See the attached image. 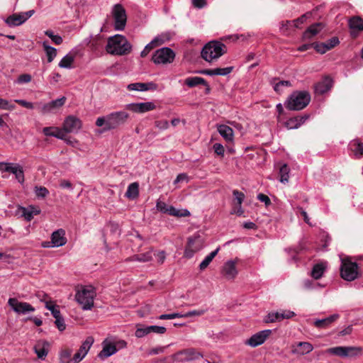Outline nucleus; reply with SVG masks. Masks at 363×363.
<instances>
[{"label": "nucleus", "mask_w": 363, "mask_h": 363, "mask_svg": "<svg viewBox=\"0 0 363 363\" xmlns=\"http://www.w3.org/2000/svg\"><path fill=\"white\" fill-rule=\"evenodd\" d=\"M129 118V114L125 111L113 112L104 117H99L96 119V125L104 126V130L107 131L116 129L124 125Z\"/></svg>", "instance_id": "nucleus-1"}, {"label": "nucleus", "mask_w": 363, "mask_h": 363, "mask_svg": "<svg viewBox=\"0 0 363 363\" xmlns=\"http://www.w3.org/2000/svg\"><path fill=\"white\" fill-rule=\"evenodd\" d=\"M106 50L111 55H124L130 52L131 45L124 36L116 35L108 38Z\"/></svg>", "instance_id": "nucleus-2"}, {"label": "nucleus", "mask_w": 363, "mask_h": 363, "mask_svg": "<svg viewBox=\"0 0 363 363\" xmlns=\"http://www.w3.org/2000/svg\"><path fill=\"white\" fill-rule=\"evenodd\" d=\"M227 52V47L225 44L213 40L206 43L201 52V57L206 62H212L218 59Z\"/></svg>", "instance_id": "nucleus-3"}, {"label": "nucleus", "mask_w": 363, "mask_h": 363, "mask_svg": "<svg viewBox=\"0 0 363 363\" xmlns=\"http://www.w3.org/2000/svg\"><path fill=\"white\" fill-rule=\"evenodd\" d=\"M311 101V95L306 91H297L293 92L285 104L289 110L300 111L308 106Z\"/></svg>", "instance_id": "nucleus-4"}, {"label": "nucleus", "mask_w": 363, "mask_h": 363, "mask_svg": "<svg viewBox=\"0 0 363 363\" xmlns=\"http://www.w3.org/2000/svg\"><path fill=\"white\" fill-rule=\"evenodd\" d=\"M96 295L95 289L92 286H82L81 289L77 290L75 299L82 306L83 310H91L94 306Z\"/></svg>", "instance_id": "nucleus-5"}, {"label": "nucleus", "mask_w": 363, "mask_h": 363, "mask_svg": "<svg viewBox=\"0 0 363 363\" xmlns=\"http://www.w3.org/2000/svg\"><path fill=\"white\" fill-rule=\"evenodd\" d=\"M340 269L341 277L348 281H353L360 276L358 264L352 262L349 257L342 259Z\"/></svg>", "instance_id": "nucleus-6"}, {"label": "nucleus", "mask_w": 363, "mask_h": 363, "mask_svg": "<svg viewBox=\"0 0 363 363\" xmlns=\"http://www.w3.org/2000/svg\"><path fill=\"white\" fill-rule=\"evenodd\" d=\"M362 349L358 347L337 346L328 348L326 352L340 357H352L358 355Z\"/></svg>", "instance_id": "nucleus-7"}, {"label": "nucleus", "mask_w": 363, "mask_h": 363, "mask_svg": "<svg viewBox=\"0 0 363 363\" xmlns=\"http://www.w3.org/2000/svg\"><path fill=\"white\" fill-rule=\"evenodd\" d=\"M112 13L115 21V29L118 30H123L127 21V16L123 6L120 4H116L113 6Z\"/></svg>", "instance_id": "nucleus-8"}, {"label": "nucleus", "mask_w": 363, "mask_h": 363, "mask_svg": "<svg viewBox=\"0 0 363 363\" xmlns=\"http://www.w3.org/2000/svg\"><path fill=\"white\" fill-rule=\"evenodd\" d=\"M175 57L174 51L169 48L157 50L152 55V61L155 64L171 63Z\"/></svg>", "instance_id": "nucleus-9"}, {"label": "nucleus", "mask_w": 363, "mask_h": 363, "mask_svg": "<svg viewBox=\"0 0 363 363\" xmlns=\"http://www.w3.org/2000/svg\"><path fill=\"white\" fill-rule=\"evenodd\" d=\"M203 238L199 235L189 238L184 251L185 257L188 258L191 257L195 252L203 247Z\"/></svg>", "instance_id": "nucleus-10"}, {"label": "nucleus", "mask_w": 363, "mask_h": 363, "mask_svg": "<svg viewBox=\"0 0 363 363\" xmlns=\"http://www.w3.org/2000/svg\"><path fill=\"white\" fill-rule=\"evenodd\" d=\"M33 13V10L27 12L16 13L8 16L5 22L10 27L18 26L26 22Z\"/></svg>", "instance_id": "nucleus-11"}, {"label": "nucleus", "mask_w": 363, "mask_h": 363, "mask_svg": "<svg viewBox=\"0 0 363 363\" xmlns=\"http://www.w3.org/2000/svg\"><path fill=\"white\" fill-rule=\"evenodd\" d=\"M9 305L12 309L18 313L26 314L35 311L30 303L26 302H19L16 298H10L8 301Z\"/></svg>", "instance_id": "nucleus-12"}, {"label": "nucleus", "mask_w": 363, "mask_h": 363, "mask_svg": "<svg viewBox=\"0 0 363 363\" xmlns=\"http://www.w3.org/2000/svg\"><path fill=\"white\" fill-rule=\"evenodd\" d=\"M202 355L194 348L181 350L174 355V358L178 362L191 361L201 357Z\"/></svg>", "instance_id": "nucleus-13"}, {"label": "nucleus", "mask_w": 363, "mask_h": 363, "mask_svg": "<svg viewBox=\"0 0 363 363\" xmlns=\"http://www.w3.org/2000/svg\"><path fill=\"white\" fill-rule=\"evenodd\" d=\"M272 333V330H262L251 336V337L246 341V344L252 347H256L263 344Z\"/></svg>", "instance_id": "nucleus-14"}, {"label": "nucleus", "mask_w": 363, "mask_h": 363, "mask_svg": "<svg viewBox=\"0 0 363 363\" xmlns=\"http://www.w3.org/2000/svg\"><path fill=\"white\" fill-rule=\"evenodd\" d=\"M126 110L138 113H144L155 109L156 106L152 102L133 103L125 105Z\"/></svg>", "instance_id": "nucleus-15"}, {"label": "nucleus", "mask_w": 363, "mask_h": 363, "mask_svg": "<svg viewBox=\"0 0 363 363\" xmlns=\"http://www.w3.org/2000/svg\"><path fill=\"white\" fill-rule=\"evenodd\" d=\"M348 26L351 37L356 38L363 31V19L359 16H352L348 21Z\"/></svg>", "instance_id": "nucleus-16"}, {"label": "nucleus", "mask_w": 363, "mask_h": 363, "mask_svg": "<svg viewBox=\"0 0 363 363\" xmlns=\"http://www.w3.org/2000/svg\"><path fill=\"white\" fill-rule=\"evenodd\" d=\"M81 127V120L74 116H67L63 123V130L65 133H77Z\"/></svg>", "instance_id": "nucleus-17"}, {"label": "nucleus", "mask_w": 363, "mask_h": 363, "mask_svg": "<svg viewBox=\"0 0 363 363\" xmlns=\"http://www.w3.org/2000/svg\"><path fill=\"white\" fill-rule=\"evenodd\" d=\"M295 313L290 311H282L269 313L264 319L267 323L281 321L285 318L289 319L293 317Z\"/></svg>", "instance_id": "nucleus-18"}, {"label": "nucleus", "mask_w": 363, "mask_h": 363, "mask_svg": "<svg viewBox=\"0 0 363 363\" xmlns=\"http://www.w3.org/2000/svg\"><path fill=\"white\" fill-rule=\"evenodd\" d=\"M333 79L328 77H325L320 82L315 84L314 89L317 94H323L328 91L333 86Z\"/></svg>", "instance_id": "nucleus-19"}, {"label": "nucleus", "mask_w": 363, "mask_h": 363, "mask_svg": "<svg viewBox=\"0 0 363 363\" xmlns=\"http://www.w3.org/2000/svg\"><path fill=\"white\" fill-rule=\"evenodd\" d=\"M49 348L50 343L45 340L38 341L33 347L35 354L40 359H44L46 357Z\"/></svg>", "instance_id": "nucleus-20"}, {"label": "nucleus", "mask_w": 363, "mask_h": 363, "mask_svg": "<svg viewBox=\"0 0 363 363\" xmlns=\"http://www.w3.org/2000/svg\"><path fill=\"white\" fill-rule=\"evenodd\" d=\"M236 262L230 260L225 263L222 273L228 279H234L238 274L236 269Z\"/></svg>", "instance_id": "nucleus-21"}, {"label": "nucleus", "mask_w": 363, "mask_h": 363, "mask_svg": "<svg viewBox=\"0 0 363 363\" xmlns=\"http://www.w3.org/2000/svg\"><path fill=\"white\" fill-rule=\"evenodd\" d=\"M65 232L63 229L54 231L51 235V242L55 247H61L66 244L67 238L65 237Z\"/></svg>", "instance_id": "nucleus-22"}, {"label": "nucleus", "mask_w": 363, "mask_h": 363, "mask_svg": "<svg viewBox=\"0 0 363 363\" xmlns=\"http://www.w3.org/2000/svg\"><path fill=\"white\" fill-rule=\"evenodd\" d=\"M185 84L187 85L189 87H194L197 85L202 84L206 87L205 93L206 94L210 93L211 88L207 83V82L202 77H188L185 79L184 82Z\"/></svg>", "instance_id": "nucleus-23"}, {"label": "nucleus", "mask_w": 363, "mask_h": 363, "mask_svg": "<svg viewBox=\"0 0 363 363\" xmlns=\"http://www.w3.org/2000/svg\"><path fill=\"white\" fill-rule=\"evenodd\" d=\"M339 318L340 315L338 314H333L321 320H315L313 325L317 328H327L330 327L332 323L335 322Z\"/></svg>", "instance_id": "nucleus-24"}, {"label": "nucleus", "mask_w": 363, "mask_h": 363, "mask_svg": "<svg viewBox=\"0 0 363 363\" xmlns=\"http://www.w3.org/2000/svg\"><path fill=\"white\" fill-rule=\"evenodd\" d=\"M322 23H315L310 26L303 34V40H306L317 35L323 28Z\"/></svg>", "instance_id": "nucleus-25"}, {"label": "nucleus", "mask_w": 363, "mask_h": 363, "mask_svg": "<svg viewBox=\"0 0 363 363\" xmlns=\"http://www.w3.org/2000/svg\"><path fill=\"white\" fill-rule=\"evenodd\" d=\"M233 69V67H228L225 68L206 69L200 71V73L206 75H221L226 76L229 74Z\"/></svg>", "instance_id": "nucleus-26"}, {"label": "nucleus", "mask_w": 363, "mask_h": 363, "mask_svg": "<svg viewBox=\"0 0 363 363\" xmlns=\"http://www.w3.org/2000/svg\"><path fill=\"white\" fill-rule=\"evenodd\" d=\"M308 118L307 115L292 117L285 123V125L289 129L298 128Z\"/></svg>", "instance_id": "nucleus-27"}, {"label": "nucleus", "mask_w": 363, "mask_h": 363, "mask_svg": "<svg viewBox=\"0 0 363 363\" xmlns=\"http://www.w3.org/2000/svg\"><path fill=\"white\" fill-rule=\"evenodd\" d=\"M66 101V97L62 96L60 99L53 100L43 106V110L44 112H50L55 109L62 107Z\"/></svg>", "instance_id": "nucleus-28"}, {"label": "nucleus", "mask_w": 363, "mask_h": 363, "mask_svg": "<svg viewBox=\"0 0 363 363\" xmlns=\"http://www.w3.org/2000/svg\"><path fill=\"white\" fill-rule=\"evenodd\" d=\"M117 352V348L113 345L112 342H104L102 350L99 353L98 356L101 359L106 358L115 354Z\"/></svg>", "instance_id": "nucleus-29"}, {"label": "nucleus", "mask_w": 363, "mask_h": 363, "mask_svg": "<svg viewBox=\"0 0 363 363\" xmlns=\"http://www.w3.org/2000/svg\"><path fill=\"white\" fill-rule=\"evenodd\" d=\"M218 131L220 135L226 140L232 141L233 139V129L226 125H218Z\"/></svg>", "instance_id": "nucleus-30"}, {"label": "nucleus", "mask_w": 363, "mask_h": 363, "mask_svg": "<svg viewBox=\"0 0 363 363\" xmlns=\"http://www.w3.org/2000/svg\"><path fill=\"white\" fill-rule=\"evenodd\" d=\"M313 349V345L306 342H300L297 345L296 347L293 350L294 353H297L299 354H308L311 352Z\"/></svg>", "instance_id": "nucleus-31"}, {"label": "nucleus", "mask_w": 363, "mask_h": 363, "mask_svg": "<svg viewBox=\"0 0 363 363\" xmlns=\"http://www.w3.org/2000/svg\"><path fill=\"white\" fill-rule=\"evenodd\" d=\"M163 43V40L160 38H155L150 43H148L140 53L142 57H146L149 52L155 47L159 46Z\"/></svg>", "instance_id": "nucleus-32"}, {"label": "nucleus", "mask_w": 363, "mask_h": 363, "mask_svg": "<svg viewBox=\"0 0 363 363\" xmlns=\"http://www.w3.org/2000/svg\"><path fill=\"white\" fill-rule=\"evenodd\" d=\"M104 38L102 35H97L92 38L88 43L89 47L93 50H98L102 48L104 43Z\"/></svg>", "instance_id": "nucleus-33"}, {"label": "nucleus", "mask_w": 363, "mask_h": 363, "mask_svg": "<svg viewBox=\"0 0 363 363\" xmlns=\"http://www.w3.org/2000/svg\"><path fill=\"white\" fill-rule=\"evenodd\" d=\"M125 196L128 199H134L139 195V184L137 182L131 183L125 192Z\"/></svg>", "instance_id": "nucleus-34"}, {"label": "nucleus", "mask_w": 363, "mask_h": 363, "mask_svg": "<svg viewBox=\"0 0 363 363\" xmlns=\"http://www.w3.org/2000/svg\"><path fill=\"white\" fill-rule=\"evenodd\" d=\"M150 260H152L151 252H147L145 253L135 255L126 259V261H138L140 262H146Z\"/></svg>", "instance_id": "nucleus-35"}, {"label": "nucleus", "mask_w": 363, "mask_h": 363, "mask_svg": "<svg viewBox=\"0 0 363 363\" xmlns=\"http://www.w3.org/2000/svg\"><path fill=\"white\" fill-rule=\"evenodd\" d=\"M325 269V267L324 266L323 264H322V263L315 264L313 266L312 271L311 272V277L315 279H320L323 276Z\"/></svg>", "instance_id": "nucleus-36"}, {"label": "nucleus", "mask_w": 363, "mask_h": 363, "mask_svg": "<svg viewBox=\"0 0 363 363\" xmlns=\"http://www.w3.org/2000/svg\"><path fill=\"white\" fill-rule=\"evenodd\" d=\"M352 151L356 155H359L360 157L363 156V143L359 139L353 140L350 144Z\"/></svg>", "instance_id": "nucleus-37"}, {"label": "nucleus", "mask_w": 363, "mask_h": 363, "mask_svg": "<svg viewBox=\"0 0 363 363\" xmlns=\"http://www.w3.org/2000/svg\"><path fill=\"white\" fill-rule=\"evenodd\" d=\"M43 46L44 48V50L46 52V55L48 57V62H51L54 60V58L56 57L57 55V50L55 48H52L48 45V43L46 41L43 42Z\"/></svg>", "instance_id": "nucleus-38"}, {"label": "nucleus", "mask_w": 363, "mask_h": 363, "mask_svg": "<svg viewBox=\"0 0 363 363\" xmlns=\"http://www.w3.org/2000/svg\"><path fill=\"white\" fill-rule=\"evenodd\" d=\"M218 251L219 248H217L205 257V259L201 262V263L199 265V268L201 270H204L209 265L213 259L218 254Z\"/></svg>", "instance_id": "nucleus-39"}, {"label": "nucleus", "mask_w": 363, "mask_h": 363, "mask_svg": "<svg viewBox=\"0 0 363 363\" xmlns=\"http://www.w3.org/2000/svg\"><path fill=\"white\" fill-rule=\"evenodd\" d=\"M289 167L287 164H284L279 168V180L282 183L287 182L289 181Z\"/></svg>", "instance_id": "nucleus-40"}, {"label": "nucleus", "mask_w": 363, "mask_h": 363, "mask_svg": "<svg viewBox=\"0 0 363 363\" xmlns=\"http://www.w3.org/2000/svg\"><path fill=\"white\" fill-rule=\"evenodd\" d=\"M169 214L176 217H187L190 216V212L186 209L178 210L174 206H170L169 208Z\"/></svg>", "instance_id": "nucleus-41"}, {"label": "nucleus", "mask_w": 363, "mask_h": 363, "mask_svg": "<svg viewBox=\"0 0 363 363\" xmlns=\"http://www.w3.org/2000/svg\"><path fill=\"white\" fill-rule=\"evenodd\" d=\"M93 343H94V338L91 336L87 337L86 339L84 340V342H83L79 351L83 354V356H85L87 354L88 351L89 350V349L91 347Z\"/></svg>", "instance_id": "nucleus-42"}, {"label": "nucleus", "mask_w": 363, "mask_h": 363, "mask_svg": "<svg viewBox=\"0 0 363 363\" xmlns=\"http://www.w3.org/2000/svg\"><path fill=\"white\" fill-rule=\"evenodd\" d=\"M74 57L72 55H65L59 62V66L62 68H70L74 62Z\"/></svg>", "instance_id": "nucleus-43"}, {"label": "nucleus", "mask_w": 363, "mask_h": 363, "mask_svg": "<svg viewBox=\"0 0 363 363\" xmlns=\"http://www.w3.org/2000/svg\"><path fill=\"white\" fill-rule=\"evenodd\" d=\"M19 167V165H14L11 163L2 162L0 164V170L3 172H11L12 174L16 173V171Z\"/></svg>", "instance_id": "nucleus-44"}, {"label": "nucleus", "mask_w": 363, "mask_h": 363, "mask_svg": "<svg viewBox=\"0 0 363 363\" xmlns=\"http://www.w3.org/2000/svg\"><path fill=\"white\" fill-rule=\"evenodd\" d=\"M45 34L49 37L52 41L56 45H60L62 43V38L58 35H55L54 33L50 30H47Z\"/></svg>", "instance_id": "nucleus-45"}, {"label": "nucleus", "mask_w": 363, "mask_h": 363, "mask_svg": "<svg viewBox=\"0 0 363 363\" xmlns=\"http://www.w3.org/2000/svg\"><path fill=\"white\" fill-rule=\"evenodd\" d=\"M137 329H136V331H135V336L137 337H144L145 335L150 333V332L148 330V326L147 327H143L142 325H137Z\"/></svg>", "instance_id": "nucleus-46"}, {"label": "nucleus", "mask_w": 363, "mask_h": 363, "mask_svg": "<svg viewBox=\"0 0 363 363\" xmlns=\"http://www.w3.org/2000/svg\"><path fill=\"white\" fill-rule=\"evenodd\" d=\"M311 16V12H307V13L303 14L299 18L292 21V22L294 23V26L296 28H299V25L300 24H303L306 21V19L308 18H309Z\"/></svg>", "instance_id": "nucleus-47"}, {"label": "nucleus", "mask_w": 363, "mask_h": 363, "mask_svg": "<svg viewBox=\"0 0 363 363\" xmlns=\"http://www.w3.org/2000/svg\"><path fill=\"white\" fill-rule=\"evenodd\" d=\"M233 196H235V199H234L235 203L234 204L242 205V203L245 198L244 194L239 191L238 190H234L233 191Z\"/></svg>", "instance_id": "nucleus-48"}, {"label": "nucleus", "mask_w": 363, "mask_h": 363, "mask_svg": "<svg viewBox=\"0 0 363 363\" xmlns=\"http://www.w3.org/2000/svg\"><path fill=\"white\" fill-rule=\"evenodd\" d=\"M157 85L153 82L150 83H140L139 82V91H147V90H155Z\"/></svg>", "instance_id": "nucleus-49"}, {"label": "nucleus", "mask_w": 363, "mask_h": 363, "mask_svg": "<svg viewBox=\"0 0 363 363\" xmlns=\"http://www.w3.org/2000/svg\"><path fill=\"white\" fill-rule=\"evenodd\" d=\"M312 45H313V48L316 50V52H318L320 54H324L328 51L327 46L325 43H312Z\"/></svg>", "instance_id": "nucleus-50"}, {"label": "nucleus", "mask_w": 363, "mask_h": 363, "mask_svg": "<svg viewBox=\"0 0 363 363\" xmlns=\"http://www.w3.org/2000/svg\"><path fill=\"white\" fill-rule=\"evenodd\" d=\"M19 210L21 213L22 216H23L26 220L30 221L33 218V212L31 211L30 209L21 207L19 208Z\"/></svg>", "instance_id": "nucleus-51"}, {"label": "nucleus", "mask_w": 363, "mask_h": 363, "mask_svg": "<svg viewBox=\"0 0 363 363\" xmlns=\"http://www.w3.org/2000/svg\"><path fill=\"white\" fill-rule=\"evenodd\" d=\"M291 86L290 81L281 80V81H279L278 83H277L274 85V89L277 92L281 93L282 91L283 86Z\"/></svg>", "instance_id": "nucleus-52"}, {"label": "nucleus", "mask_w": 363, "mask_h": 363, "mask_svg": "<svg viewBox=\"0 0 363 363\" xmlns=\"http://www.w3.org/2000/svg\"><path fill=\"white\" fill-rule=\"evenodd\" d=\"M35 192L38 197L45 198L49 194V191L44 186L35 187Z\"/></svg>", "instance_id": "nucleus-53"}, {"label": "nucleus", "mask_w": 363, "mask_h": 363, "mask_svg": "<svg viewBox=\"0 0 363 363\" xmlns=\"http://www.w3.org/2000/svg\"><path fill=\"white\" fill-rule=\"evenodd\" d=\"M205 313H206V310H203V309L194 310V311H189L186 313L182 315V317L189 318V317L196 316V315L200 316V315H203Z\"/></svg>", "instance_id": "nucleus-54"}, {"label": "nucleus", "mask_w": 363, "mask_h": 363, "mask_svg": "<svg viewBox=\"0 0 363 363\" xmlns=\"http://www.w3.org/2000/svg\"><path fill=\"white\" fill-rule=\"evenodd\" d=\"M325 43L326 44L327 50L328 51L340 43V41L338 38L333 37Z\"/></svg>", "instance_id": "nucleus-55"}, {"label": "nucleus", "mask_w": 363, "mask_h": 363, "mask_svg": "<svg viewBox=\"0 0 363 363\" xmlns=\"http://www.w3.org/2000/svg\"><path fill=\"white\" fill-rule=\"evenodd\" d=\"M148 330L150 333L164 334L166 332L167 329L162 326L150 325V326H148Z\"/></svg>", "instance_id": "nucleus-56"}, {"label": "nucleus", "mask_w": 363, "mask_h": 363, "mask_svg": "<svg viewBox=\"0 0 363 363\" xmlns=\"http://www.w3.org/2000/svg\"><path fill=\"white\" fill-rule=\"evenodd\" d=\"M56 127L50 126V127H45L43 129V133L46 136H57L55 135L56 133Z\"/></svg>", "instance_id": "nucleus-57"}, {"label": "nucleus", "mask_w": 363, "mask_h": 363, "mask_svg": "<svg viewBox=\"0 0 363 363\" xmlns=\"http://www.w3.org/2000/svg\"><path fill=\"white\" fill-rule=\"evenodd\" d=\"M182 317V315L178 313H173L171 314H162L160 315L158 318L160 320H170V319H174L176 318H181Z\"/></svg>", "instance_id": "nucleus-58"}, {"label": "nucleus", "mask_w": 363, "mask_h": 363, "mask_svg": "<svg viewBox=\"0 0 363 363\" xmlns=\"http://www.w3.org/2000/svg\"><path fill=\"white\" fill-rule=\"evenodd\" d=\"M32 77L29 74H23L18 76L17 82L18 84L28 83L31 81Z\"/></svg>", "instance_id": "nucleus-59"}, {"label": "nucleus", "mask_w": 363, "mask_h": 363, "mask_svg": "<svg viewBox=\"0 0 363 363\" xmlns=\"http://www.w3.org/2000/svg\"><path fill=\"white\" fill-rule=\"evenodd\" d=\"M170 206H167L164 202L158 201L157 203V209L162 213H167L169 214V208Z\"/></svg>", "instance_id": "nucleus-60"}, {"label": "nucleus", "mask_w": 363, "mask_h": 363, "mask_svg": "<svg viewBox=\"0 0 363 363\" xmlns=\"http://www.w3.org/2000/svg\"><path fill=\"white\" fill-rule=\"evenodd\" d=\"M13 174H15L16 179L18 182L23 183L24 182V173L21 167L19 166V167L16 171V173Z\"/></svg>", "instance_id": "nucleus-61"}, {"label": "nucleus", "mask_w": 363, "mask_h": 363, "mask_svg": "<svg viewBox=\"0 0 363 363\" xmlns=\"http://www.w3.org/2000/svg\"><path fill=\"white\" fill-rule=\"evenodd\" d=\"M55 323L56 326L57 327V328L59 329V330L63 331L64 330H65L66 325H65L64 319L62 318V316L56 318Z\"/></svg>", "instance_id": "nucleus-62"}, {"label": "nucleus", "mask_w": 363, "mask_h": 363, "mask_svg": "<svg viewBox=\"0 0 363 363\" xmlns=\"http://www.w3.org/2000/svg\"><path fill=\"white\" fill-rule=\"evenodd\" d=\"M15 102L24 108H26L28 109L33 108V104L31 102H28V101H26L25 100H21V99H16V100H15Z\"/></svg>", "instance_id": "nucleus-63"}, {"label": "nucleus", "mask_w": 363, "mask_h": 363, "mask_svg": "<svg viewBox=\"0 0 363 363\" xmlns=\"http://www.w3.org/2000/svg\"><path fill=\"white\" fill-rule=\"evenodd\" d=\"M213 150L216 154L218 155L223 156L224 154V147L220 143H215L213 145Z\"/></svg>", "instance_id": "nucleus-64"}]
</instances>
